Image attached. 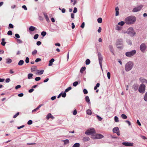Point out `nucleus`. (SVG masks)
Segmentation results:
<instances>
[{
    "mask_svg": "<svg viewBox=\"0 0 147 147\" xmlns=\"http://www.w3.org/2000/svg\"><path fill=\"white\" fill-rule=\"evenodd\" d=\"M136 18L134 16H131L126 18L124 20L125 23L127 25L134 24L136 21Z\"/></svg>",
    "mask_w": 147,
    "mask_h": 147,
    "instance_id": "f257e3e1",
    "label": "nucleus"
},
{
    "mask_svg": "<svg viewBox=\"0 0 147 147\" xmlns=\"http://www.w3.org/2000/svg\"><path fill=\"white\" fill-rule=\"evenodd\" d=\"M116 45L118 49H122L123 46V39L121 38L117 40L116 43Z\"/></svg>",
    "mask_w": 147,
    "mask_h": 147,
    "instance_id": "f03ea898",
    "label": "nucleus"
},
{
    "mask_svg": "<svg viewBox=\"0 0 147 147\" xmlns=\"http://www.w3.org/2000/svg\"><path fill=\"white\" fill-rule=\"evenodd\" d=\"M134 64L131 61L128 62L125 65V68L126 71H128L131 69L133 67Z\"/></svg>",
    "mask_w": 147,
    "mask_h": 147,
    "instance_id": "7ed1b4c3",
    "label": "nucleus"
},
{
    "mask_svg": "<svg viewBox=\"0 0 147 147\" xmlns=\"http://www.w3.org/2000/svg\"><path fill=\"white\" fill-rule=\"evenodd\" d=\"M96 131L94 128H91L88 129L85 132V134L88 135H91L92 137L95 134Z\"/></svg>",
    "mask_w": 147,
    "mask_h": 147,
    "instance_id": "20e7f679",
    "label": "nucleus"
},
{
    "mask_svg": "<svg viewBox=\"0 0 147 147\" xmlns=\"http://www.w3.org/2000/svg\"><path fill=\"white\" fill-rule=\"evenodd\" d=\"M146 86L144 84H142L140 85L138 89L139 92L143 94L145 92Z\"/></svg>",
    "mask_w": 147,
    "mask_h": 147,
    "instance_id": "39448f33",
    "label": "nucleus"
},
{
    "mask_svg": "<svg viewBox=\"0 0 147 147\" xmlns=\"http://www.w3.org/2000/svg\"><path fill=\"white\" fill-rule=\"evenodd\" d=\"M136 53V51L134 50L126 52L125 55L126 56L129 57L134 56Z\"/></svg>",
    "mask_w": 147,
    "mask_h": 147,
    "instance_id": "423d86ee",
    "label": "nucleus"
},
{
    "mask_svg": "<svg viewBox=\"0 0 147 147\" xmlns=\"http://www.w3.org/2000/svg\"><path fill=\"white\" fill-rule=\"evenodd\" d=\"M127 32L128 34L131 36L135 35L136 34L135 32L134 31L133 28L132 27H130L128 29Z\"/></svg>",
    "mask_w": 147,
    "mask_h": 147,
    "instance_id": "0eeeda50",
    "label": "nucleus"
},
{
    "mask_svg": "<svg viewBox=\"0 0 147 147\" xmlns=\"http://www.w3.org/2000/svg\"><path fill=\"white\" fill-rule=\"evenodd\" d=\"M98 59L99 62L100 67L102 69V63L103 60V58L100 52H98Z\"/></svg>",
    "mask_w": 147,
    "mask_h": 147,
    "instance_id": "6e6552de",
    "label": "nucleus"
},
{
    "mask_svg": "<svg viewBox=\"0 0 147 147\" xmlns=\"http://www.w3.org/2000/svg\"><path fill=\"white\" fill-rule=\"evenodd\" d=\"M147 49V46L144 43H142L140 46V49L143 52H144Z\"/></svg>",
    "mask_w": 147,
    "mask_h": 147,
    "instance_id": "1a4fd4ad",
    "label": "nucleus"
},
{
    "mask_svg": "<svg viewBox=\"0 0 147 147\" xmlns=\"http://www.w3.org/2000/svg\"><path fill=\"white\" fill-rule=\"evenodd\" d=\"M104 137V136L102 134H96L92 137V138L94 139H100Z\"/></svg>",
    "mask_w": 147,
    "mask_h": 147,
    "instance_id": "9d476101",
    "label": "nucleus"
},
{
    "mask_svg": "<svg viewBox=\"0 0 147 147\" xmlns=\"http://www.w3.org/2000/svg\"><path fill=\"white\" fill-rule=\"evenodd\" d=\"M142 7V5H140L138 7H135L133 9L132 11L135 12L139 11L141 10Z\"/></svg>",
    "mask_w": 147,
    "mask_h": 147,
    "instance_id": "9b49d317",
    "label": "nucleus"
},
{
    "mask_svg": "<svg viewBox=\"0 0 147 147\" xmlns=\"http://www.w3.org/2000/svg\"><path fill=\"white\" fill-rule=\"evenodd\" d=\"M113 131L114 133H116L118 136L120 135L119 130L118 127H114L113 129Z\"/></svg>",
    "mask_w": 147,
    "mask_h": 147,
    "instance_id": "f8f14e48",
    "label": "nucleus"
},
{
    "mask_svg": "<svg viewBox=\"0 0 147 147\" xmlns=\"http://www.w3.org/2000/svg\"><path fill=\"white\" fill-rule=\"evenodd\" d=\"M122 144L123 145H124L125 146H133V143H130V142H123L122 143Z\"/></svg>",
    "mask_w": 147,
    "mask_h": 147,
    "instance_id": "ddd939ff",
    "label": "nucleus"
},
{
    "mask_svg": "<svg viewBox=\"0 0 147 147\" xmlns=\"http://www.w3.org/2000/svg\"><path fill=\"white\" fill-rule=\"evenodd\" d=\"M51 118L52 119H54V117L51 115L50 113H49L46 117V118L47 119H49V118Z\"/></svg>",
    "mask_w": 147,
    "mask_h": 147,
    "instance_id": "4468645a",
    "label": "nucleus"
},
{
    "mask_svg": "<svg viewBox=\"0 0 147 147\" xmlns=\"http://www.w3.org/2000/svg\"><path fill=\"white\" fill-rule=\"evenodd\" d=\"M43 15L45 17V18L46 19V20L47 22H49L50 21L49 19L48 16L47 15V13H43Z\"/></svg>",
    "mask_w": 147,
    "mask_h": 147,
    "instance_id": "2eb2a0df",
    "label": "nucleus"
},
{
    "mask_svg": "<svg viewBox=\"0 0 147 147\" xmlns=\"http://www.w3.org/2000/svg\"><path fill=\"white\" fill-rule=\"evenodd\" d=\"M119 9L118 7H116L115 8V10L116 11L115 16H118L119 14Z\"/></svg>",
    "mask_w": 147,
    "mask_h": 147,
    "instance_id": "dca6fc26",
    "label": "nucleus"
},
{
    "mask_svg": "<svg viewBox=\"0 0 147 147\" xmlns=\"http://www.w3.org/2000/svg\"><path fill=\"white\" fill-rule=\"evenodd\" d=\"M138 85L137 84H134L132 87V88L135 91H136L138 89Z\"/></svg>",
    "mask_w": 147,
    "mask_h": 147,
    "instance_id": "f3484780",
    "label": "nucleus"
},
{
    "mask_svg": "<svg viewBox=\"0 0 147 147\" xmlns=\"http://www.w3.org/2000/svg\"><path fill=\"white\" fill-rule=\"evenodd\" d=\"M44 70L42 69L38 70H37L36 74L41 75L43 73Z\"/></svg>",
    "mask_w": 147,
    "mask_h": 147,
    "instance_id": "a211bd4d",
    "label": "nucleus"
},
{
    "mask_svg": "<svg viewBox=\"0 0 147 147\" xmlns=\"http://www.w3.org/2000/svg\"><path fill=\"white\" fill-rule=\"evenodd\" d=\"M109 49L111 51V52L114 55V50L113 49V47L112 45H110L109 46Z\"/></svg>",
    "mask_w": 147,
    "mask_h": 147,
    "instance_id": "6ab92c4d",
    "label": "nucleus"
},
{
    "mask_svg": "<svg viewBox=\"0 0 147 147\" xmlns=\"http://www.w3.org/2000/svg\"><path fill=\"white\" fill-rule=\"evenodd\" d=\"M43 105L42 104H41L40 105H39L36 108L33 110L32 111V112L33 113L35 111H37Z\"/></svg>",
    "mask_w": 147,
    "mask_h": 147,
    "instance_id": "aec40b11",
    "label": "nucleus"
},
{
    "mask_svg": "<svg viewBox=\"0 0 147 147\" xmlns=\"http://www.w3.org/2000/svg\"><path fill=\"white\" fill-rule=\"evenodd\" d=\"M36 29V27H34L32 26H30L29 28V30L30 31H33L35 30Z\"/></svg>",
    "mask_w": 147,
    "mask_h": 147,
    "instance_id": "412c9836",
    "label": "nucleus"
},
{
    "mask_svg": "<svg viewBox=\"0 0 147 147\" xmlns=\"http://www.w3.org/2000/svg\"><path fill=\"white\" fill-rule=\"evenodd\" d=\"M62 142H64V145H65L69 143V140L68 139H66L64 140H63L62 141Z\"/></svg>",
    "mask_w": 147,
    "mask_h": 147,
    "instance_id": "4be33fe9",
    "label": "nucleus"
},
{
    "mask_svg": "<svg viewBox=\"0 0 147 147\" xmlns=\"http://www.w3.org/2000/svg\"><path fill=\"white\" fill-rule=\"evenodd\" d=\"M85 100L88 103H90V99L89 97L88 96H86L85 97Z\"/></svg>",
    "mask_w": 147,
    "mask_h": 147,
    "instance_id": "5701e85b",
    "label": "nucleus"
},
{
    "mask_svg": "<svg viewBox=\"0 0 147 147\" xmlns=\"http://www.w3.org/2000/svg\"><path fill=\"white\" fill-rule=\"evenodd\" d=\"M55 60L54 59H52L49 61V66H51L53 65V63L54 62Z\"/></svg>",
    "mask_w": 147,
    "mask_h": 147,
    "instance_id": "b1692460",
    "label": "nucleus"
},
{
    "mask_svg": "<svg viewBox=\"0 0 147 147\" xmlns=\"http://www.w3.org/2000/svg\"><path fill=\"white\" fill-rule=\"evenodd\" d=\"M36 69V66H33L31 69V72H33L35 71Z\"/></svg>",
    "mask_w": 147,
    "mask_h": 147,
    "instance_id": "393cba45",
    "label": "nucleus"
},
{
    "mask_svg": "<svg viewBox=\"0 0 147 147\" xmlns=\"http://www.w3.org/2000/svg\"><path fill=\"white\" fill-rule=\"evenodd\" d=\"M125 23V21L124 22L121 21V22H119L118 23V24L121 26H123Z\"/></svg>",
    "mask_w": 147,
    "mask_h": 147,
    "instance_id": "a878e982",
    "label": "nucleus"
},
{
    "mask_svg": "<svg viewBox=\"0 0 147 147\" xmlns=\"http://www.w3.org/2000/svg\"><path fill=\"white\" fill-rule=\"evenodd\" d=\"M33 74H29L28 75V79H31L32 78Z\"/></svg>",
    "mask_w": 147,
    "mask_h": 147,
    "instance_id": "bb28decb",
    "label": "nucleus"
},
{
    "mask_svg": "<svg viewBox=\"0 0 147 147\" xmlns=\"http://www.w3.org/2000/svg\"><path fill=\"white\" fill-rule=\"evenodd\" d=\"M86 69V67H83L81 69L80 72L81 73H83V71Z\"/></svg>",
    "mask_w": 147,
    "mask_h": 147,
    "instance_id": "cd10ccee",
    "label": "nucleus"
},
{
    "mask_svg": "<svg viewBox=\"0 0 147 147\" xmlns=\"http://www.w3.org/2000/svg\"><path fill=\"white\" fill-rule=\"evenodd\" d=\"M24 63V61L23 60H20L18 63V65H22Z\"/></svg>",
    "mask_w": 147,
    "mask_h": 147,
    "instance_id": "c85d7f7f",
    "label": "nucleus"
},
{
    "mask_svg": "<svg viewBox=\"0 0 147 147\" xmlns=\"http://www.w3.org/2000/svg\"><path fill=\"white\" fill-rule=\"evenodd\" d=\"M139 80L142 83H145V81L146 80L142 77L140 78Z\"/></svg>",
    "mask_w": 147,
    "mask_h": 147,
    "instance_id": "c756f323",
    "label": "nucleus"
},
{
    "mask_svg": "<svg viewBox=\"0 0 147 147\" xmlns=\"http://www.w3.org/2000/svg\"><path fill=\"white\" fill-rule=\"evenodd\" d=\"M6 63H10L12 62V60L10 59H6Z\"/></svg>",
    "mask_w": 147,
    "mask_h": 147,
    "instance_id": "7c9ffc66",
    "label": "nucleus"
},
{
    "mask_svg": "<svg viewBox=\"0 0 147 147\" xmlns=\"http://www.w3.org/2000/svg\"><path fill=\"white\" fill-rule=\"evenodd\" d=\"M100 85V84L99 83H97L96 84V86H95V87H94V90H96L97 88L99 87Z\"/></svg>",
    "mask_w": 147,
    "mask_h": 147,
    "instance_id": "2f4dec72",
    "label": "nucleus"
},
{
    "mask_svg": "<svg viewBox=\"0 0 147 147\" xmlns=\"http://www.w3.org/2000/svg\"><path fill=\"white\" fill-rule=\"evenodd\" d=\"M80 146V144L79 143H76L72 147H79Z\"/></svg>",
    "mask_w": 147,
    "mask_h": 147,
    "instance_id": "473e14b6",
    "label": "nucleus"
},
{
    "mask_svg": "<svg viewBox=\"0 0 147 147\" xmlns=\"http://www.w3.org/2000/svg\"><path fill=\"white\" fill-rule=\"evenodd\" d=\"M86 113L88 115H91L92 114V112L90 109H88L86 111Z\"/></svg>",
    "mask_w": 147,
    "mask_h": 147,
    "instance_id": "72a5a7b5",
    "label": "nucleus"
},
{
    "mask_svg": "<svg viewBox=\"0 0 147 147\" xmlns=\"http://www.w3.org/2000/svg\"><path fill=\"white\" fill-rule=\"evenodd\" d=\"M121 116L123 119H126L127 118V116L124 114H122Z\"/></svg>",
    "mask_w": 147,
    "mask_h": 147,
    "instance_id": "f704fd0d",
    "label": "nucleus"
},
{
    "mask_svg": "<svg viewBox=\"0 0 147 147\" xmlns=\"http://www.w3.org/2000/svg\"><path fill=\"white\" fill-rule=\"evenodd\" d=\"M37 53V51L36 50H34L32 52V55H36Z\"/></svg>",
    "mask_w": 147,
    "mask_h": 147,
    "instance_id": "c9c22d12",
    "label": "nucleus"
},
{
    "mask_svg": "<svg viewBox=\"0 0 147 147\" xmlns=\"http://www.w3.org/2000/svg\"><path fill=\"white\" fill-rule=\"evenodd\" d=\"M90 62V60L89 59H87L86 61V65L89 64Z\"/></svg>",
    "mask_w": 147,
    "mask_h": 147,
    "instance_id": "e433bc0d",
    "label": "nucleus"
},
{
    "mask_svg": "<svg viewBox=\"0 0 147 147\" xmlns=\"http://www.w3.org/2000/svg\"><path fill=\"white\" fill-rule=\"evenodd\" d=\"M126 42L129 45H131L132 42L129 39H127L126 40Z\"/></svg>",
    "mask_w": 147,
    "mask_h": 147,
    "instance_id": "4c0bfd02",
    "label": "nucleus"
},
{
    "mask_svg": "<svg viewBox=\"0 0 147 147\" xmlns=\"http://www.w3.org/2000/svg\"><path fill=\"white\" fill-rule=\"evenodd\" d=\"M144 99L145 101H147V92L145 94L144 97Z\"/></svg>",
    "mask_w": 147,
    "mask_h": 147,
    "instance_id": "58836bf2",
    "label": "nucleus"
},
{
    "mask_svg": "<svg viewBox=\"0 0 147 147\" xmlns=\"http://www.w3.org/2000/svg\"><path fill=\"white\" fill-rule=\"evenodd\" d=\"M102 19L100 18H99L97 19L98 22L99 23H101L102 22Z\"/></svg>",
    "mask_w": 147,
    "mask_h": 147,
    "instance_id": "ea45409f",
    "label": "nucleus"
},
{
    "mask_svg": "<svg viewBox=\"0 0 147 147\" xmlns=\"http://www.w3.org/2000/svg\"><path fill=\"white\" fill-rule=\"evenodd\" d=\"M71 87H69L67 88L65 90V92H68L69 90H71Z\"/></svg>",
    "mask_w": 147,
    "mask_h": 147,
    "instance_id": "a19ab883",
    "label": "nucleus"
},
{
    "mask_svg": "<svg viewBox=\"0 0 147 147\" xmlns=\"http://www.w3.org/2000/svg\"><path fill=\"white\" fill-rule=\"evenodd\" d=\"M46 34L47 33L45 31H43L41 33V35L43 36H45L46 35Z\"/></svg>",
    "mask_w": 147,
    "mask_h": 147,
    "instance_id": "79ce46f5",
    "label": "nucleus"
},
{
    "mask_svg": "<svg viewBox=\"0 0 147 147\" xmlns=\"http://www.w3.org/2000/svg\"><path fill=\"white\" fill-rule=\"evenodd\" d=\"M78 84V82H75L73 83V85L74 86L76 87Z\"/></svg>",
    "mask_w": 147,
    "mask_h": 147,
    "instance_id": "37998d69",
    "label": "nucleus"
},
{
    "mask_svg": "<svg viewBox=\"0 0 147 147\" xmlns=\"http://www.w3.org/2000/svg\"><path fill=\"white\" fill-rule=\"evenodd\" d=\"M115 29L117 30H120L121 29V28L118 25H117L116 28Z\"/></svg>",
    "mask_w": 147,
    "mask_h": 147,
    "instance_id": "c03bdc74",
    "label": "nucleus"
},
{
    "mask_svg": "<svg viewBox=\"0 0 147 147\" xmlns=\"http://www.w3.org/2000/svg\"><path fill=\"white\" fill-rule=\"evenodd\" d=\"M83 140L84 141H87L89 140L90 139L88 137H84Z\"/></svg>",
    "mask_w": 147,
    "mask_h": 147,
    "instance_id": "a18cd8bd",
    "label": "nucleus"
},
{
    "mask_svg": "<svg viewBox=\"0 0 147 147\" xmlns=\"http://www.w3.org/2000/svg\"><path fill=\"white\" fill-rule=\"evenodd\" d=\"M38 34H35L34 36V38L36 40V39L38 37Z\"/></svg>",
    "mask_w": 147,
    "mask_h": 147,
    "instance_id": "49530a36",
    "label": "nucleus"
},
{
    "mask_svg": "<svg viewBox=\"0 0 147 147\" xmlns=\"http://www.w3.org/2000/svg\"><path fill=\"white\" fill-rule=\"evenodd\" d=\"M114 120L116 122H118L119 121L118 118L117 116H115V117Z\"/></svg>",
    "mask_w": 147,
    "mask_h": 147,
    "instance_id": "de8ad7c7",
    "label": "nucleus"
},
{
    "mask_svg": "<svg viewBox=\"0 0 147 147\" xmlns=\"http://www.w3.org/2000/svg\"><path fill=\"white\" fill-rule=\"evenodd\" d=\"M17 42L19 44H21L22 42V41L20 39H17Z\"/></svg>",
    "mask_w": 147,
    "mask_h": 147,
    "instance_id": "09e8293b",
    "label": "nucleus"
},
{
    "mask_svg": "<svg viewBox=\"0 0 147 147\" xmlns=\"http://www.w3.org/2000/svg\"><path fill=\"white\" fill-rule=\"evenodd\" d=\"M7 34L8 35L11 36L12 35V33L11 31L9 30Z\"/></svg>",
    "mask_w": 147,
    "mask_h": 147,
    "instance_id": "8fccbe9b",
    "label": "nucleus"
},
{
    "mask_svg": "<svg viewBox=\"0 0 147 147\" xmlns=\"http://www.w3.org/2000/svg\"><path fill=\"white\" fill-rule=\"evenodd\" d=\"M41 60V59L40 58H37L35 60L36 62H38L39 61H40Z\"/></svg>",
    "mask_w": 147,
    "mask_h": 147,
    "instance_id": "3c124183",
    "label": "nucleus"
},
{
    "mask_svg": "<svg viewBox=\"0 0 147 147\" xmlns=\"http://www.w3.org/2000/svg\"><path fill=\"white\" fill-rule=\"evenodd\" d=\"M107 76L108 78L109 79L110 78L111 74L109 72H108L107 73Z\"/></svg>",
    "mask_w": 147,
    "mask_h": 147,
    "instance_id": "603ef678",
    "label": "nucleus"
},
{
    "mask_svg": "<svg viewBox=\"0 0 147 147\" xmlns=\"http://www.w3.org/2000/svg\"><path fill=\"white\" fill-rule=\"evenodd\" d=\"M32 123V121L31 120H29L28 121L27 123L29 125H31Z\"/></svg>",
    "mask_w": 147,
    "mask_h": 147,
    "instance_id": "864d4df0",
    "label": "nucleus"
},
{
    "mask_svg": "<svg viewBox=\"0 0 147 147\" xmlns=\"http://www.w3.org/2000/svg\"><path fill=\"white\" fill-rule=\"evenodd\" d=\"M96 117H97V118L98 119L99 121H101L102 120V118H101L100 117V116H99L98 115H97L96 116Z\"/></svg>",
    "mask_w": 147,
    "mask_h": 147,
    "instance_id": "5fc2aeb1",
    "label": "nucleus"
},
{
    "mask_svg": "<svg viewBox=\"0 0 147 147\" xmlns=\"http://www.w3.org/2000/svg\"><path fill=\"white\" fill-rule=\"evenodd\" d=\"M40 77H36L35 78V80L36 81H38L40 80Z\"/></svg>",
    "mask_w": 147,
    "mask_h": 147,
    "instance_id": "6e6d98bb",
    "label": "nucleus"
},
{
    "mask_svg": "<svg viewBox=\"0 0 147 147\" xmlns=\"http://www.w3.org/2000/svg\"><path fill=\"white\" fill-rule=\"evenodd\" d=\"M25 62L26 63H28L29 62V58L28 57H26L25 60Z\"/></svg>",
    "mask_w": 147,
    "mask_h": 147,
    "instance_id": "4d7b16f0",
    "label": "nucleus"
},
{
    "mask_svg": "<svg viewBox=\"0 0 147 147\" xmlns=\"http://www.w3.org/2000/svg\"><path fill=\"white\" fill-rule=\"evenodd\" d=\"M19 113L18 112L16 114L14 115L13 116V118H16V117L19 115Z\"/></svg>",
    "mask_w": 147,
    "mask_h": 147,
    "instance_id": "13d9d810",
    "label": "nucleus"
},
{
    "mask_svg": "<svg viewBox=\"0 0 147 147\" xmlns=\"http://www.w3.org/2000/svg\"><path fill=\"white\" fill-rule=\"evenodd\" d=\"M83 92L84 94H87L88 93V92L87 90L86 89H84L83 90Z\"/></svg>",
    "mask_w": 147,
    "mask_h": 147,
    "instance_id": "bf43d9fd",
    "label": "nucleus"
},
{
    "mask_svg": "<svg viewBox=\"0 0 147 147\" xmlns=\"http://www.w3.org/2000/svg\"><path fill=\"white\" fill-rule=\"evenodd\" d=\"M77 11V9L76 7H74V11H73V13H76Z\"/></svg>",
    "mask_w": 147,
    "mask_h": 147,
    "instance_id": "052dcab7",
    "label": "nucleus"
},
{
    "mask_svg": "<svg viewBox=\"0 0 147 147\" xmlns=\"http://www.w3.org/2000/svg\"><path fill=\"white\" fill-rule=\"evenodd\" d=\"M22 8H23L25 10H27V8L26 6L25 5L22 6Z\"/></svg>",
    "mask_w": 147,
    "mask_h": 147,
    "instance_id": "680f3d73",
    "label": "nucleus"
},
{
    "mask_svg": "<svg viewBox=\"0 0 147 147\" xmlns=\"http://www.w3.org/2000/svg\"><path fill=\"white\" fill-rule=\"evenodd\" d=\"M21 87V86L20 85H18L17 86H16L15 87V89H17L18 88H20Z\"/></svg>",
    "mask_w": 147,
    "mask_h": 147,
    "instance_id": "e2e57ef3",
    "label": "nucleus"
},
{
    "mask_svg": "<svg viewBox=\"0 0 147 147\" xmlns=\"http://www.w3.org/2000/svg\"><path fill=\"white\" fill-rule=\"evenodd\" d=\"M15 36L16 38H20V36L18 34H15Z\"/></svg>",
    "mask_w": 147,
    "mask_h": 147,
    "instance_id": "0e129e2a",
    "label": "nucleus"
},
{
    "mask_svg": "<svg viewBox=\"0 0 147 147\" xmlns=\"http://www.w3.org/2000/svg\"><path fill=\"white\" fill-rule=\"evenodd\" d=\"M66 92H64L62 94V96L64 98L66 96Z\"/></svg>",
    "mask_w": 147,
    "mask_h": 147,
    "instance_id": "69168bd1",
    "label": "nucleus"
},
{
    "mask_svg": "<svg viewBox=\"0 0 147 147\" xmlns=\"http://www.w3.org/2000/svg\"><path fill=\"white\" fill-rule=\"evenodd\" d=\"M84 25H85L84 23V22H83V23H82V24L81 25V27L82 28H83L84 27Z\"/></svg>",
    "mask_w": 147,
    "mask_h": 147,
    "instance_id": "338daca9",
    "label": "nucleus"
},
{
    "mask_svg": "<svg viewBox=\"0 0 147 147\" xmlns=\"http://www.w3.org/2000/svg\"><path fill=\"white\" fill-rule=\"evenodd\" d=\"M10 81V79L9 78H7L5 80V82L6 83H8Z\"/></svg>",
    "mask_w": 147,
    "mask_h": 147,
    "instance_id": "774afa93",
    "label": "nucleus"
}]
</instances>
